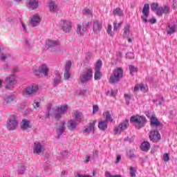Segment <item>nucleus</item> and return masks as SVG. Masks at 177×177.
<instances>
[{
	"instance_id": "f257e3e1",
	"label": "nucleus",
	"mask_w": 177,
	"mask_h": 177,
	"mask_svg": "<svg viewBox=\"0 0 177 177\" xmlns=\"http://www.w3.org/2000/svg\"><path fill=\"white\" fill-rule=\"evenodd\" d=\"M130 122L134 125L136 129H142L146 127L147 119L143 115H133L130 118Z\"/></svg>"
},
{
	"instance_id": "f03ea898",
	"label": "nucleus",
	"mask_w": 177,
	"mask_h": 177,
	"mask_svg": "<svg viewBox=\"0 0 177 177\" xmlns=\"http://www.w3.org/2000/svg\"><path fill=\"white\" fill-rule=\"evenodd\" d=\"M124 77V70L122 68L114 69L111 75L109 82L111 85H116L120 82V80Z\"/></svg>"
},
{
	"instance_id": "7ed1b4c3",
	"label": "nucleus",
	"mask_w": 177,
	"mask_h": 177,
	"mask_svg": "<svg viewBox=\"0 0 177 177\" xmlns=\"http://www.w3.org/2000/svg\"><path fill=\"white\" fill-rule=\"evenodd\" d=\"M142 15L141 16V19L144 23H151V24H156L157 23V19L154 17L152 19H150L149 20L147 19V17H149L150 15V4L146 3L144 5V7L142 10Z\"/></svg>"
},
{
	"instance_id": "20e7f679",
	"label": "nucleus",
	"mask_w": 177,
	"mask_h": 177,
	"mask_svg": "<svg viewBox=\"0 0 177 177\" xmlns=\"http://www.w3.org/2000/svg\"><path fill=\"white\" fill-rule=\"evenodd\" d=\"M19 125V120H17V116L15 115H11L7 122L6 128L9 131H15L17 126Z\"/></svg>"
},
{
	"instance_id": "39448f33",
	"label": "nucleus",
	"mask_w": 177,
	"mask_h": 177,
	"mask_svg": "<svg viewBox=\"0 0 177 177\" xmlns=\"http://www.w3.org/2000/svg\"><path fill=\"white\" fill-rule=\"evenodd\" d=\"M48 73L49 68H48V66L45 64L39 66L38 69H33V74L37 77H39L41 74H44V77H47Z\"/></svg>"
},
{
	"instance_id": "423d86ee",
	"label": "nucleus",
	"mask_w": 177,
	"mask_h": 177,
	"mask_svg": "<svg viewBox=\"0 0 177 177\" xmlns=\"http://www.w3.org/2000/svg\"><path fill=\"white\" fill-rule=\"evenodd\" d=\"M149 138L151 142L153 143H157V142H160L161 140V134L157 129L151 130L149 134Z\"/></svg>"
},
{
	"instance_id": "0eeeda50",
	"label": "nucleus",
	"mask_w": 177,
	"mask_h": 177,
	"mask_svg": "<svg viewBox=\"0 0 177 177\" xmlns=\"http://www.w3.org/2000/svg\"><path fill=\"white\" fill-rule=\"evenodd\" d=\"M67 110H68L67 105H61L60 106H58L57 109V112L54 114L55 120L59 121V120L62 118L63 114H66Z\"/></svg>"
},
{
	"instance_id": "6e6552de",
	"label": "nucleus",
	"mask_w": 177,
	"mask_h": 177,
	"mask_svg": "<svg viewBox=\"0 0 177 177\" xmlns=\"http://www.w3.org/2000/svg\"><path fill=\"white\" fill-rule=\"evenodd\" d=\"M59 42L55 40H47L46 41V48L50 49V52H57L59 50Z\"/></svg>"
},
{
	"instance_id": "1a4fd4ad",
	"label": "nucleus",
	"mask_w": 177,
	"mask_h": 177,
	"mask_svg": "<svg viewBox=\"0 0 177 177\" xmlns=\"http://www.w3.org/2000/svg\"><path fill=\"white\" fill-rule=\"evenodd\" d=\"M91 77H93V71L88 68L86 73L81 74L80 76L82 84H86L91 80Z\"/></svg>"
},
{
	"instance_id": "9d476101",
	"label": "nucleus",
	"mask_w": 177,
	"mask_h": 177,
	"mask_svg": "<svg viewBox=\"0 0 177 177\" xmlns=\"http://www.w3.org/2000/svg\"><path fill=\"white\" fill-rule=\"evenodd\" d=\"M129 125V120L126 119L124 121L122 122L118 127H115L114 129V133L115 135H118V133H120V131H125L128 128Z\"/></svg>"
},
{
	"instance_id": "9b49d317",
	"label": "nucleus",
	"mask_w": 177,
	"mask_h": 177,
	"mask_svg": "<svg viewBox=\"0 0 177 177\" xmlns=\"http://www.w3.org/2000/svg\"><path fill=\"white\" fill-rule=\"evenodd\" d=\"M59 26L64 32H70V31H71L72 26L70 21L61 20L59 21Z\"/></svg>"
},
{
	"instance_id": "f8f14e48",
	"label": "nucleus",
	"mask_w": 177,
	"mask_h": 177,
	"mask_svg": "<svg viewBox=\"0 0 177 177\" xmlns=\"http://www.w3.org/2000/svg\"><path fill=\"white\" fill-rule=\"evenodd\" d=\"M169 13H171V7L168 5L160 7V9L156 12V15L158 17H162V15H169Z\"/></svg>"
},
{
	"instance_id": "ddd939ff",
	"label": "nucleus",
	"mask_w": 177,
	"mask_h": 177,
	"mask_svg": "<svg viewBox=\"0 0 177 177\" xmlns=\"http://www.w3.org/2000/svg\"><path fill=\"white\" fill-rule=\"evenodd\" d=\"M93 30L95 34H99L100 31H102V28H103V25L100 21L93 20Z\"/></svg>"
},
{
	"instance_id": "4468645a",
	"label": "nucleus",
	"mask_w": 177,
	"mask_h": 177,
	"mask_svg": "<svg viewBox=\"0 0 177 177\" xmlns=\"http://www.w3.org/2000/svg\"><path fill=\"white\" fill-rule=\"evenodd\" d=\"M96 122H97L96 120H93L92 122H90L88 126L84 129V132L89 134L93 131V133H95Z\"/></svg>"
},
{
	"instance_id": "2eb2a0df",
	"label": "nucleus",
	"mask_w": 177,
	"mask_h": 177,
	"mask_svg": "<svg viewBox=\"0 0 177 177\" xmlns=\"http://www.w3.org/2000/svg\"><path fill=\"white\" fill-rule=\"evenodd\" d=\"M39 87L37 85H30L26 88L25 92L26 95H33V93H37L38 92Z\"/></svg>"
},
{
	"instance_id": "dca6fc26",
	"label": "nucleus",
	"mask_w": 177,
	"mask_h": 177,
	"mask_svg": "<svg viewBox=\"0 0 177 177\" xmlns=\"http://www.w3.org/2000/svg\"><path fill=\"white\" fill-rule=\"evenodd\" d=\"M40 22H41V18L38 15H33L30 20V24L32 27H37V26H38Z\"/></svg>"
},
{
	"instance_id": "f3484780",
	"label": "nucleus",
	"mask_w": 177,
	"mask_h": 177,
	"mask_svg": "<svg viewBox=\"0 0 177 177\" xmlns=\"http://www.w3.org/2000/svg\"><path fill=\"white\" fill-rule=\"evenodd\" d=\"M62 82V75L58 71L55 72V77L53 79V86H59V84Z\"/></svg>"
},
{
	"instance_id": "a211bd4d",
	"label": "nucleus",
	"mask_w": 177,
	"mask_h": 177,
	"mask_svg": "<svg viewBox=\"0 0 177 177\" xmlns=\"http://www.w3.org/2000/svg\"><path fill=\"white\" fill-rule=\"evenodd\" d=\"M150 126L151 128H158V127H162V124H161V122L158 120V118L155 116L151 118Z\"/></svg>"
},
{
	"instance_id": "6ab92c4d",
	"label": "nucleus",
	"mask_w": 177,
	"mask_h": 177,
	"mask_svg": "<svg viewBox=\"0 0 177 177\" xmlns=\"http://www.w3.org/2000/svg\"><path fill=\"white\" fill-rule=\"evenodd\" d=\"M16 99V96L12 94H7L3 97V102L6 104H10Z\"/></svg>"
},
{
	"instance_id": "aec40b11",
	"label": "nucleus",
	"mask_w": 177,
	"mask_h": 177,
	"mask_svg": "<svg viewBox=\"0 0 177 177\" xmlns=\"http://www.w3.org/2000/svg\"><path fill=\"white\" fill-rule=\"evenodd\" d=\"M28 128H32V125H31V122L30 120H27V119H24L22 120V125L21 126V129L22 131H27Z\"/></svg>"
},
{
	"instance_id": "412c9836",
	"label": "nucleus",
	"mask_w": 177,
	"mask_h": 177,
	"mask_svg": "<svg viewBox=\"0 0 177 177\" xmlns=\"http://www.w3.org/2000/svg\"><path fill=\"white\" fill-rule=\"evenodd\" d=\"M15 81L16 75H15V74H11L9 75V77L6 78V83L10 85V86H13Z\"/></svg>"
},
{
	"instance_id": "4be33fe9",
	"label": "nucleus",
	"mask_w": 177,
	"mask_h": 177,
	"mask_svg": "<svg viewBox=\"0 0 177 177\" xmlns=\"http://www.w3.org/2000/svg\"><path fill=\"white\" fill-rule=\"evenodd\" d=\"M67 128L68 131H75V129H77V122H75V120L73 119L68 120L67 122Z\"/></svg>"
},
{
	"instance_id": "5701e85b",
	"label": "nucleus",
	"mask_w": 177,
	"mask_h": 177,
	"mask_svg": "<svg viewBox=\"0 0 177 177\" xmlns=\"http://www.w3.org/2000/svg\"><path fill=\"white\" fill-rule=\"evenodd\" d=\"M45 149H43L42 145L41 143H35L33 147V153L35 154H39L41 151H44Z\"/></svg>"
},
{
	"instance_id": "b1692460",
	"label": "nucleus",
	"mask_w": 177,
	"mask_h": 177,
	"mask_svg": "<svg viewBox=\"0 0 177 177\" xmlns=\"http://www.w3.org/2000/svg\"><path fill=\"white\" fill-rule=\"evenodd\" d=\"M38 6V1L35 0H29L26 3V7L28 8V9H37Z\"/></svg>"
},
{
	"instance_id": "393cba45",
	"label": "nucleus",
	"mask_w": 177,
	"mask_h": 177,
	"mask_svg": "<svg viewBox=\"0 0 177 177\" xmlns=\"http://www.w3.org/2000/svg\"><path fill=\"white\" fill-rule=\"evenodd\" d=\"M107 122L105 120H101L98 122V129L100 131L104 132L109 128V125L107 124Z\"/></svg>"
},
{
	"instance_id": "a878e982",
	"label": "nucleus",
	"mask_w": 177,
	"mask_h": 177,
	"mask_svg": "<svg viewBox=\"0 0 177 177\" xmlns=\"http://www.w3.org/2000/svg\"><path fill=\"white\" fill-rule=\"evenodd\" d=\"M64 131H66V121L64 120L62 121L59 128L56 129V132L57 134L59 135V136H62Z\"/></svg>"
},
{
	"instance_id": "bb28decb",
	"label": "nucleus",
	"mask_w": 177,
	"mask_h": 177,
	"mask_svg": "<svg viewBox=\"0 0 177 177\" xmlns=\"http://www.w3.org/2000/svg\"><path fill=\"white\" fill-rule=\"evenodd\" d=\"M140 149L142 151H149L150 150V142L144 141L140 145Z\"/></svg>"
},
{
	"instance_id": "cd10ccee",
	"label": "nucleus",
	"mask_w": 177,
	"mask_h": 177,
	"mask_svg": "<svg viewBox=\"0 0 177 177\" xmlns=\"http://www.w3.org/2000/svg\"><path fill=\"white\" fill-rule=\"evenodd\" d=\"M85 31H86V28L84 26V24H82V26L80 24L77 25V33L79 34V35H84V32H85Z\"/></svg>"
},
{
	"instance_id": "c85d7f7f",
	"label": "nucleus",
	"mask_w": 177,
	"mask_h": 177,
	"mask_svg": "<svg viewBox=\"0 0 177 177\" xmlns=\"http://www.w3.org/2000/svg\"><path fill=\"white\" fill-rule=\"evenodd\" d=\"M48 6L51 13H56V12H57V6H56V4L55 3V1H51L49 3Z\"/></svg>"
},
{
	"instance_id": "c756f323",
	"label": "nucleus",
	"mask_w": 177,
	"mask_h": 177,
	"mask_svg": "<svg viewBox=\"0 0 177 177\" xmlns=\"http://www.w3.org/2000/svg\"><path fill=\"white\" fill-rule=\"evenodd\" d=\"M161 7H160V4L158 3L153 2L151 3V10L152 12H158Z\"/></svg>"
},
{
	"instance_id": "7c9ffc66",
	"label": "nucleus",
	"mask_w": 177,
	"mask_h": 177,
	"mask_svg": "<svg viewBox=\"0 0 177 177\" xmlns=\"http://www.w3.org/2000/svg\"><path fill=\"white\" fill-rule=\"evenodd\" d=\"M113 13L114 16H119V17L124 16V12L118 7L113 10Z\"/></svg>"
},
{
	"instance_id": "2f4dec72",
	"label": "nucleus",
	"mask_w": 177,
	"mask_h": 177,
	"mask_svg": "<svg viewBox=\"0 0 177 177\" xmlns=\"http://www.w3.org/2000/svg\"><path fill=\"white\" fill-rule=\"evenodd\" d=\"M104 121H106L109 124V122H113V119L111 117V114H110V111H107L105 112V120Z\"/></svg>"
},
{
	"instance_id": "473e14b6",
	"label": "nucleus",
	"mask_w": 177,
	"mask_h": 177,
	"mask_svg": "<svg viewBox=\"0 0 177 177\" xmlns=\"http://www.w3.org/2000/svg\"><path fill=\"white\" fill-rule=\"evenodd\" d=\"M129 70L130 71L131 75H135V73H138V67H136L133 65H129Z\"/></svg>"
},
{
	"instance_id": "72a5a7b5",
	"label": "nucleus",
	"mask_w": 177,
	"mask_h": 177,
	"mask_svg": "<svg viewBox=\"0 0 177 177\" xmlns=\"http://www.w3.org/2000/svg\"><path fill=\"white\" fill-rule=\"evenodd\" d=\"M124 99L126 101V104L127 106H129L130 103H131V99H132V94L131 93H125L124 94Z\"/></svg>"
},
{
	"instance_id": "f704fd0d",
	"label": "nucleus",
	"mask_w": 177,
	"mask_h": 177,
	"mask_svg": "<svg viewBox=\"0 0 177 177\" xmlns=\"http://www.w3.org/2000/svg\"><path fill=\"white\" fill-rule=\"evenodd\" d=\"M102 78V72H100V70H95V74H94V80L95 81H99Z\"/></svg>"
},
{
	"instance_id": "c9c22d12",
	"label": "nucleus",
	"mask_w": 177,
	"mask_h": 177,
	"mask_svg": "<svg viewBox=\"0 0 177 177\" xmlns=\"http://www.w3.org/2000/svg\"><path fill=\"white\" fill-rule=\"evenodd\" d=\"M131 27V26L129 25V24H127L124 28V35H123V37L124 38H128V32H129V28Z\"/></svg>"
},
{
	"instance_id": "e433bc0d",
	"label": "nucleus",
	"mask_w": 177,
	"mask_h": 177,
	"mask_svg": "<svg viewBox=\"0 0 177 177\" xmlns=\"http://www.w3.org/2000/svg\"><path fill=\"white\" fill-rule=\"evenodd\" d=\"M169 30H167V34L168 35H172L174 32H176V28H175V26H169Z\"/></svg>"
},
{
	"instance_id": "4c0bfd02",
	"label": "nucleus",
	"mask_w": 177,
	"mask_h": 177,
	"mask_svg": "<svg viewBox=\"0 0 177 177\" xmlns=\"http://www.w3.org/2000/svg\"><path fill=\"white\" fill-rule=\"evenodd\" d=\"M122 21H121L119 24H117V21H114L113 22V31H118V28H120V27H121V26H122Z\"/></svg>"
},
{
	"instance_id": "58836bf2",
	"label": "nucleus",
	"mask_w": 177,
	"mask_h": 177,
	"mask_svg": "<svg viewBox=\"0 0 177 177\" xmlns=\"http://www.w3.org/2000/svg\"><path fill=\"white\" fill-rule=\"evenodd\" d=\"M25 171H26V166L21 165H19L18 168L19 174H20L21 175H23Z\"/></svg>"
},
{
	"instance_id": "ea45409f",
	"label": "nucleus",
	"mask_w": 177,
	"mask_h": 177,
	"mask_svg": "<svg viewBox=\"0 0 177 177\" xmlns=\"http://www.w3.org/2000/svg\"><path fill=\"white\" fill-rule=\"evenodd\" d=\"M50 109H52V104H49L47 106V111L46 112V118H50Z\"/></svg>"
},
{
	"instance_id": "a19ab883",
	"label": "nucleus",
	"mask_w": 177,
	"mask_h": 177,
	"mask_svg": "<svg viewBox=\"0 0 177 177\" xmlns=\"http://www.w3.org/2000/svg\"><path fill=\"white\" fill-rule=\"evenodd\" d=\"M102 66H103V62L100 59H98L95 64V70H100Z\"/></svg>"
},
{
	"instance_id": "79ce46f5",
	"label": "nucleus",
	"mask_w": 177,
	"mask_h": 177,
	"mask_svg": "<svg viewBox=\"0 0 177 177\" xmlns=\"http://www.w3.org/2000/svg\"><path fill=\"white\" fill-rule=\"evenodd\" d=\"M64 80H69L70 78H71V73H70V71H65V73L64 74Z\"/></svg>"
},
{
	"instance_id": "37998d69",
	"label": "nucleus",
	"mask_w": 177,
	"mask_h": 177,
	"mask_svg": "<svg viewBox=\"0 0 177 177\" xmlns=\"http://www.w3.org/2000/svg\"><path fill=\"white\" fill-rule=\"evenodd\" d=\"M71 68V61H67L65 66V71H70Z\"/></svg>"
},
{
	"instance_id": "c03bdc74",
	"label": "nucleus",
	"mask_w": 177,
	"mask_h": 177,
	"mask_svg": "<svg viewBox=\"0 0 177 177\" xmlns=\"http://www.w3.org/2000/svg\"><path fill=\"white\" fill-rule=\"evenodd\" d=\"M136 170L133 167H130V176L136 177Z\"/></svg>"
},
{
	"instance_id": "a18cd8bd",
	"label": "nucleus",
	"mask_w": 177,
	"mask_h": 177,
	"mask_svg": "<svg viewBox=\"0 0 177 177\" xmlns=\"http://www.w3.org/2000/svg\"><path fill=\"white\" fill-rule=\"evenodd\" d=\"M153 102L154 103H156V106H161V104H162V102H164V97H161L159 101L158 100H155Z\"/></svg>"
},
{
	"instance_id": "49530a36",
	"label": "nucleus",
	"mask_w": 177,
	"mask_h": 177,
	"mask_svg": "<svg viewBox=\"0 0 177 177\" xmlns=\"http://www.w3.org/2000/svg\"><path fill=\"white\" fill-rule=\"evenodd\" d=\"M111 28H112L111 25H108V29L106 31H107L109 35H110V37H114V33H113V32L111 31Z\"/></svg>"
},
{
	"instance_id": "de8ad7c7",
	"label": "nucleus",
	"mask_w": 177,
	"mask_h": 177,
	"mask_svg": "<svg viewBox=\"0 0 177 177\" xmlns=\"http://www.w3.org/2000/svg\"><path fill=\"white\" fill-rule=\"evenodd\" d=\"M75 119L76 120V121H77V122H81V121H82V119L81 118V115L80 114V113H77L75 115Z\"/></svg>"
},
{
	"instance_id": "09e8293b",
	"label": "nucleus",
	"mask_w": 177,
	"mask_h": 177,
	"mask_svg": "<svg viewBox=\"0 0 177 177\" xmlns=\"http://www.w3.org/2000/svg\"><path fill=\"white\" fill-rule=\"evenodd\" d=\"M82 24H84V27H85L86 28H89L90 27H92V22L84 21Z\"/></svg>"
},
{
	"instance_id": "8fccbe9b",
	"label": "nucleus",
	"mask_w": 177,
	"mask_h": 177,
	"mask_svg": "<svg viewBox=\"0 0 177 177\" xmlns=\"http://www.w3.org/2000/svg\"><path fill=\"white\" fill-rule=\"evenodd\" d=\"M163 160L165 162H168V160H169V153H164Z\"/></svg>"
},
{
	"instance_id": "3c124183",
	"label": "nucleus",
	"mask_w": 177,
	"mask_h": 177,
	"mask_svg": "<svg viewBox=\"0 0 177 177\" xmlns=\"http://www.w3.org/2000/svg\"><path fill=\"white\" fill-rule=\"evenodd\" d=\"M145 115L147 117V118H149V120H151V121L152 118H154L156 117V115H151V113L149 111L145 112Z\"/></svg>"
},
{
	"instance_id": "603ef678",
	"label": "nucleus",
	"mask_w": 177,
	"mask_h": 177,
	"mask_svg": "<svg viewBox=\"0 0 177 177\" xmlns=\"http://www.w3.org/2000/svg\"><path fill=\"white\" fill-rule=\"evenodd\" d=\"M127 59H135V55L133 53H127L126 54Z\"/></svg>"
},
{
	"instance_id": "864d4df0",
	"label": "nucleus",
	"mask_w": 177,
	"mask_h": 177,
	"mask_svg": "<svg viewBox=\"0 0 177 177\" xmlns=\"http://www.w3.org/2000/svg\"><path fill=\"white\" fill-rule=\"evenodd\" d=\"M134 140L133 136L131 138L127 137L126 138L124 139V142H129V143H133Z\"/></svg>"
},
{
	"instance_id": "5fc2aeb1",
	"label": "nucleus",
	"mask_w": 177,
	"mask_h": 177,
	"mask_svg": "<svg viewBox=\"0 0 177 177\" xmlns=\"http://www.w3.org/2000/svg\"><path fill=\"white\" fill-rule=\"evenodd\" d=\"M99 111V106L93 105V114H96Z\"/></svg>"
},
{
	"instance_id": "6e6d98bb",
	"label": "nucleus",
	"mask_w": 177,
	"mask_h": 177,
	"mask_svg": "<svg viewBox=\"0 0 177 177\" xmlns=\"http://www.w3.org/2000/svg\"><path fill=\"white\" fill-rule=\"evenodd\" d=\"M92 57V53L88 52L85 57V60L88 62Z\"/></svg>"
},
{
	"instance_id": "4d7b16f0",
	"label": "nucleus",
	"mask_w": 177,
	"mask_h": 177,
	"mask_svg": "<svg viewBox=\"0 0 177 177\" xmlns=\"http://www.w3.org/2000/svg\"><path fill=\"white\" fill-rule=\"evenodd\" d=\"M127 157H129V158H130V160H132V158H135V157H136V156L135 155V153L133 152H131L130 151L129 153L127 154Z\"/></svg>"
},
{
	"instance_id": "13d9d810",
	"label": "nucleus",
	"mask_w": 177,
	"mask_h": 177,
	"mask_svg": "<svg viewBox=\"0 0 177 177\" xmlns=\"http://www.w3.org/2000/svg\"><path fill=\"white\" fill-rule=\"evenodd\" d=\"M109 96L111 97H115V96H117V91H114L113 89H111Z\"/></svg>"
},
{
	"instance_id": "bf43d9fd",
	"label": "nucleus",
	"mask_w": 177,
	"mask_h": 177,
	"mask_svg": "<svg viewBox=\"0 0 177 177\" xmlns=\"http://www.w3.org/2000/svg\"><path fill=\"white\" fill-rule=\"evenodd\" d=\"M0 59H1V60H3V62H5V60H6V59H8V56L2 53L0 55Z\"/></svg>"
},
{
	"instance_id": "052dcab7",
	"label": "nucleus",
	"mask_w": 177,
	"mask_h": 177,
	"mask_svg": "<svg viewBox=\"0 0 177 177\" xmlns=\"http://www.w3.org/2000/svg\"><path fill=\"white\" fill-rule=\"evenodd\" d=\"M60 155L62 156L63 157H67V156H68V152H67V151L66 150H64L61 151Z\"/></svg>"
},
{
	"instance_id": "680f3d73",
	"label": "nucleus",
	"mask_w": 177,
	"mask_h": 177,
	"mask_svg": "<svg viewBox=\"0 0 177 177\" xmlns=\"http://www.w3.org/2000/svg\"><path fill=\"white\" fill-rule=\"evenodd\" d=\"M121 161V155H118L116 158L115 164H118Z\"/></svg>"
},
{
	"instance_id": "e2e57ef3",
	"label": "nucleus",
	"mask_w": 177,
	"mask_h": 177,
	"mask_svg": "<svg viewBox=\"0 0 177 177\" xmlns=\"http://www.w3.org/2000/svg\"><path fill=\"white\" fill-rule=\"evenodd\" d=\"M77 177H92V176L90 175H84V174H77Z\"/></svg>"
},
{
	"instance_id": "0e129e2a",
	"label": "nucleus",
	"mask_w": 177,
	"mask_h": 177,
	"mask_svg": "<svg viewBox=\"0 0 177 177\" xmlns=\"http://www.w3.org/2000/svg\"><path fill=\"white\" fill-rule=\"evenodd\" d=\"M98 153L99 152L97 151H95L93 152V158H97Z\"/></svg>"
},
{
	"instance_id": "69168bd1",
	"label": "nucleus",
	"mask_w": 177,
	"mask_h": 177,
	"mask_svg": "<svg viewBox=\"0 0 177 177\" xmlns=\"http://www.w3.org/2000/svg\"><path fill=\"white\" fill-rule=\"evenodd\" d=\"M169 118H170L171 120H172V118H174V111H169Z\"/></svg>"
},
{
	"instance_id": "338daca9",
	"label": "nucleus",
	"mask_w": 177,
	"mask_h": 177,
	"mask_svg": "<svg viewBox=\"0 0 177 177\" xmlns=\"http://www.w3.org/2000/svg\"><path fill=\"white\" fill-rule=\"evenodd\" d=\"M37 107H39V102H34L33 104V108L37 109Z\"/></svg>"
},
{
	"instance_id": "774afa93",
	"label": "nucleus",
	"mask_w": 177,
	"mask_h": 177,
	"mask_svg": "<svg viewBox=\"0 0 177 177\" xmlns=\"http://www.w3.org/2000/svg\"><path fill=\"white\" fill-rule=\"evenodd\" d=\"M173 8H174V9H176V8H177L176 0H173Z\"/></svg>"
}]
</instances>
